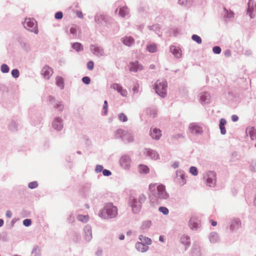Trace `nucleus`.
Instances as JSON below:
<instances>
[{
  "mask_svg": "<svg viewBox=\"0 0 256 256\" xmlns=\"http://www.w3.org/2000/svg\"><path fill=\"white\" fill-rule=\"evenodd\" d=\"M118 214V208L111 202L105 204L100 214V216L104 218L108 219L116 218Z\"/></svg>",
  "mask_w": 256,
  "mask_h": 256,
  "instance_id": "1",
  "label": "nucleus"
},
{
  "mask_svg": "<svg viewBox=\"0 0 256 256\" xmlns=\"http://www.w3.org/2000/svg\"><path fill=\"white\" fill-rule=\"evenodd\" d=\"M156 186V184H151L149 186V190L158 199L166 200L169 197V195L166 192L164 185L160 184L157 186L156 192H154Z\"/></svg>",
  "mask_w": 256,
  "mask_h": 256,
  "instance_id": "2",
  "label": "nucleus"
},
{
  "mask_svg": "<svg viewBox=\"0 0 256 256\" xmlns=\"http://www.w3.org/2000/svg\"><path fill=\"white\" fill-rule=\"evenodd\" d=\"M146 198V196L144 194L140 195L138 200L134 198H130V204L134 213L137 214L140 212L142 204L145 202Z\"/></svg>",
  "mask_w": 256,
  "mask_h": 256,
  "instance_id": "3",
  "label": "nucleus"
},
{
  "mask_svg": "<svg viewBox=\"0 0 256 256\" xmlns=\"http://www.w3.org/2000/svg\"><path fill=\"white\" fill-rule=\"evenodd\" d=\"M167 83L164 80H158L154 85L156 92L160 96L164 97L166 94Z\"/></svg>",
  "mask_w": 256,
  "mask_h": 256,
  "instance_id": "4",
  "label": "nucleus"
},
{
  "mask_svg": "<svg viewBox=\"0 0 256 256\" xmlns=\"http://www.w3.org/2000/svg\"><path fill=\"white\" fill-rule=\"evenodd\" d=\"M115 136L116 138H121L126 142L129 143L134 140L133 136L130 133L122 129H118L116 131Z\"/></svg>",
  "mask_w": 256,
  "mask_h": 256,
  "instance_id": "5",
  "label": "nucleus"
},
{
  "mask_svg": "<svg viewBox=\"0 0 256 256\" xmlns=\"http://www.w3.org/2000/svg\"><path fill=\"white\" fill-rule=\"evenodd\" d=\"M206 184L209 186H214L216 184V176L213 172H208L205 176Z\"/></svg>",
  "mask_w": 256,
  "mask_h": 256,
  "instance_id": "6",
  "label": "nucleus"
},
{
  "mask_svg": "<svg viewBox=\"0 0 256 256\" xmlns=\"http://www.w3.org/2000/svg\"><path fill=\"white\" fill-rule=\"evenodd\" d=\"M54 71L52 68L48 66H45L43 67L41 74L44 78L48 80L52 75Z\"/></svg>",
  "mask_w": 256,
  "mask_h": 256,
  "instance_id": "7",
  "label": "nucleus"
},
{
  "mask_svg": "<svg viewBox=\"0 0 256 256\" xmlns=\"http://www.w3.org/2000/svg\"><path fill=\"white\" fill-rule=\"evenodd\" d=\"M189 130L194 134H201L202 132V128L196 123H192L190 124Z\"/></svg>",
  "mask_w": 256,
  "mask_h": 256,
  "instance_id": "8",
  "label": "nucleus"
},
{
  "mask_svg": "<svg viewBox=\"0 0 256 256\" xmlns=\"http://www.w3.org/2000/svg\"><path fill=\"white\" fill-rule=\"evenodd\" d=\"M144 66L138 61L130 63L129 70L130 72H137L142 70Z\"/></svg>",
  "mask_w": 256,
  "mask_h": 256,
  "instance_id": "9",
  "label": "nucleus"
},
{
  "mask_svg": "<svg viewBox=\"0 0 256 256\" xmlns=\"http://www.w3.org/2000/svg\"><path fill=\"white\" fill-rule=\"evenodd\" d=\"M24 25L28 29H33L36 28L37 24L36 21L34 18H26Z\"/></svg>",
  "mask_w": 256,
  "mask_h": 256,
  "instance_id": "10",
  "label": "nucleus"
},
{
  "mask_svg": "<svg viewBox=\"0 0 256 256\" xmlns=\"http://www.w3.org/2000/svg\"><path fill=\"white\" fill-rule=\"evenodd\" d=\"M200 224V221L196 217L193 216L190 220L189 226L192 230H196Z\"/></svg>",
  "mask_w": 256,
  "mask_h": 256,
  "instance_id": "11",
  "label": "nucleus"
},
{
  "mask_svg": "<svg viewBox=\"0 0 256 256\" xmlns=\"http://www.w3.org/2000/svg\"><path fill=\"white\" fill-rule=\"evenodd\" d=\"M150 134L153 139L158 140L162 136V131L160 129L153 128L150 130Z\"/></svg>",
  "mask_w": 256,
  "mask_h": 256,
  "instance_id": "12",
  "label": "nucleus"
},
{
  "mask_svg": "<svg viewBox=\"0 0 256 256\" xmlns=\"http://www.w3.org/2000/svg\"><path fill=\"white\" fill-rule=\"evenodd\" d=\"M111 88L117 90L123 96H127V91L126 90L124 89L123 88L120 84H114L111 86Z\"/></svg>",
  "mask_w": 256,
  "mask_h": 256,
  "instance_id": "13",
  "label": "nucleus"
},
{
  "mask_svg": "<svg viewBox=\"0 0 256 256\" xmlns=\"http://www.w3.org/2000/svg\"><path fill=\"white\" fill-rule=\"evenodd\" d=\"M136 248L139 252H144L148 249V246L142 242H137L136 244Z\"/></svg>",
  "mask_w": 256,
  "mask_h": 256,
  "instance_id": "14",
  "label": "nucleus"
},
{
  "mask_svg": "<svg viewBox=\"0 0 256 256\" xmlns=\"http://www.w3.org/2000/svg\"><path fill=\"white\" fill-rule=\"evenodd\" d=\"M246 133L250 136L252 140L256 139V128L254 127H248L246 128Z\"/></svg>",
  "mask_w": 256,
  "mask_h": 256,
  "instance_id": "15",
  "label": "nucleus"
},
{
  "mask_svg": "<svg viewBox=\"0 0 256 256\" xmlns=\"http://www.w3.org/2000/svg\"><path fill=\"white\" fill-rule=\"evenodd\" d=\"M210 95L207 92H202L200 96V101L202 103L207 104L210 101Z\"/></svg>",
  "mask_w": 256,
  "mask_h": 256,
  "instance_id": "16",
  "label": "nucleus"
},
{
  "mask_svg": "<svg viewBox=\"0 0 256 256\" xmlns=\"http://www.w3.org/2000/svg\"><path fill=\"white\" fill-rule=\"evenodd\" d=\"M180 243L184 244L185 246V249L187 248L190 245V238L188 236L184 235L180 239Z\"/></svg>",
  "mask_w": 256,
  "mask_h": 256,
  "instance_id": "17",
  "label": "nucleus"
},
{
  "mask_svg": "<svg viewBox=\"0 0 256 256\" xmlns=\"http://www.w3.org/2000/svg\"><path fill=\"white\" fill-rule=\"evenodd\" d=\"M84 232H85V235H84L85 240L88 242L92 238V234L91 228L88 226L86 227V228L84 229Z\"/></svg>",
  "mask_w": 256,
  "mask_h": 256,
  "instance_id": "18",
  "label": "nucleus"
},
{
  "mask_svg": "<svg viewBox=\"0 0 256 256\" xmlns=\"http://www.w3.org/2000/svg\"><path fill=\"white\" fill-rule=\"evenodd\" d=\"M122 42L126 46H130L134 44V40L130 36H126L123 38Z\"/></svg>",
  "mask_w": 256,
  "mask_h": 256,
  "instance_id": "19",
  "label": "nucleus"
},
{
  "mask_svg": "<svg viewBox=\"0 0 256 256\" xmlns=\"http://www.w3.org/2000/svg\"><path fill=\"white\" fill-rule=\"evenodd\" d=\"M241 223L239 220H234L232 222L230 228L232 230L238 228L240 226Z\"/></svg>",
  "mask_w": 256,
  "mask_h": 256,
  "instance_id": "20",
  "label": "nucleus"
},
{
  "mask_svg": "<svg viewBox=\"0 0 256 256\" xmlns=\"http://www.w3.org/2000/svg\"><path fill=\"white\" fill-rule=\"evenodd\" d=\"M140 242H142L146 245H150L152 244L151 240L146 236H144L142 235H140L139 236Z\"/></svg>",
  "mask_w": 256,
  "mask_h": 256,
  "instance_id": "21",
  "label": "nucleus"
},
{
  "mask_svg": "<svg viewBox=\"0 0 256 256\" xmlns=\"http://www.w3.org/2000/svg\"><path fill=\"white\" fill-rule=\"evenodd\" d=\"M52 126L54 128L57 130H60L62 127V122L60 120H55L52 124Z\"/></svg>",
  "mask_w": 256,
  "mask_h": 256,
  "instance_id": "22",
  "label": "nucleus"
},
{
  "mask_svg": "<svg viewBox=\"0 0 256 256\" xmlns=\"http://www.w3.org/2000/svg\"><path fill=\"white\" fill-rule=\"evenodd\" d=\"M148 154L153 160H157L159 158V155L157 152L152 150H148L147 151Z\"/></svg>",
  "mask_w": 256,
  "mask_h": 256,
  "instance_id": "23",
  "label": "nucleus"
},
{
  "mask_svg": "<svg viewBox=\"0 0 256 256\" xmlns=\"http://www.w3.org/2000/svg\"><path fill=\"white\" fill-rule=\"evenodd\" d=\"M56 84L60 88L62 89L64 88V82L62 78L60 76H57L56 78Z\"/></svg>",
  "mask_w": 256,
  "mask_h": 256,
  "instance_id": "24",
  "label": "nucleus"
},
{
  "mask_svg": "<svg viewBox=\"0 0 256 256\" xmlns=\"http://www.w3.org/2000/svg\"><path fill=\"white\" fill-rule=\"evenodd\" d=\"M146 49L149 52L154 53L157 51V46L154 44H151L147 46Z\"/></svg>",
  "mask_w": 256,
  "mask_h": 256,
  "instance_id": "25",
  "label": "nucleus"
},
{
  "mask_svg": "<svg viewBox=\"0 0 256 256\" xmlns=\"http://www.w3.org/2000/svg\"><path fill=\"white\" fill-rule=\"evenodd\" d=\"M210 240L213 243L216 242L218 240V234L216 232H212L210 236Z\"/></svg>",
  "mask_w": 256,
  "mask_h": 256,
  "instance_id": "26",
  "label": "nucleus"
},
{
  "mask_svg": "<svg viewBox=\"0 0 256 256\" xmlns=\"http://www.w3.org/2000/svg\"><path fill=\"white\" fill-rule=\"evenodd\" d=\"M128 12V8L123 6L120 8L119 15L122 17H124Z\"/></svg>",
  "mask_w": 256,
  "mask_h": 256,
  "instance_id": "27",
  "label": "nucleus"
},
{
  "mask_svg": "<svg viewBox=\"0 0 256 256\" xmlns=\"http://www.w3.org/2000/svg\"><path fill=\"white\" fill-rule=\"evenodd\" d=\"M251 2H252V0H250L248 3V15L250 17V18H253L254 16V15L252 14L254 9L250 6Z\"/></svg>",
  "mask_w": 256,
  "mask_h": 256,
  "instance_id": "28",
  "label": "nucleus"
},
{
  "mask_svg": "<svg viewBox=\"0 0 256 256\" xmlns=\"http://www.w3.org/2000/svg\"><path fill=\"white\" fill-rule=\"evenodd\" d=\"M180 180L179 181V184L180 186H183L186 183V176L184 174L182 173L180 175Z\"/></svg>",
  "mask_w": 256,
  "mask_h": 256,
  "instance_id": "29",
  "label": "nucleus"
},
{
  "mask_svg": "<svg viewBox=\"0 0 256 256\" xmlns=\"http://www.w3.org/2000/svg\"><path fill=\"white\" fill-rule=\"evenodd\" d=\"M78 220L82 222H86L88 220V215H78Z\"/></svg>",
  "mask_w": 256,
  "mask_h": 256,
  "instance_id": "30",
  "label": "nucleus"
},
{
  "mask_svg": "<svg viewBox=\"0 0 256 256\" xmlns=\"http://www.w3.org/2000/svg\"><path fill=\"white\" fill-rule=\"evenodd\" d=\"M139 170L140 172L148 173L149 172L148 168L144 165H140L139 166Z\"/></svg>",
  "mask_w": 256,
  "mask_h": 256,
  "instance_id": "31",
  "label": "nucleus"
},
{
  "mask_svg": "<svg viewBox=\"0 0 256 256\" xmlns=\"http://www.w3.org/2000/svg\"><path fill=\"white\" fill-rule=\"evenodd\" d=\"M72 48L76 50V51H80L82 50V45L78 42H76L72 44Z\"/></svg>",
  "mask_w": 256,
  "mask_h": 256,
  "instance_id": "32",
  "label": "nucleus"
},
{
  "mask_svg": "<svg viewBox=\"0 0 256 256\" xmlns=\"http://www.w3.org/2000/svg\"><path fill=\"white\" fill-rule=\"evenodd\" d=\"M158 210L160 212L162 213L164 215L168 214L169 212L168 210L164 206L160 207Z\"/></svg>",
  "mask_w": 256,
  "mask_h": 256,
  "instance_id": "33",
  "label": "nucleus"
},
{
  "mask_svg": "<svg viewBox=\"0 0 256 256\" xmlns=\"http://www.w3.org/2000/svg\"><path fill=\"white\" fill-rule=\"evenodd\" d=\"M10 68L6 64H2L1 66V71L3 73H6L9 72Z\"/></svg>",
  "mask_w": 256,
  "mask_h": 256,
  "instance_id": "34",
  "label": "nucleus"
},
{
  "mask_svg": "<svg viewBox=\"0 0 256 256\" xmlns=\"http://www.w3.org/2000/svg\"><path fill=\"white\" fill-rule=\"evenodd\" d=\"M118 118L122 122H126L128 120L127 116L124 113H120L118 115Z\"/></svg>",
  "mask_w": 256,
  "mask_h": 256,
  "instance_id": "35",
  "label": "nucleus"
},
{
  "mask_svg": "<svg viewBox=\"0 0 256 256\" xmlns=\"http://www.w3.org/2000/svg\"><path fill=\"white\" fill-rule=\"evenodd\" d=\"M192 39L194 41L196 42L197 43L200 44L202 43V39L198 35L194 34L192 36Z\"/></svg>",
  "mask_w": 256,
  "mask_h": 256,
  "instance_id": "36",
  "label": "nucleus"
},
{
  "mask_svg": "<svg viewBox=\"0 0 256 256\" xmlns=\"http://www.w3.org/2000/svg\"><path fill=\"white\" fill-rule=\"evenodd\" d=\"M190 172L194 176H196L198 174V169L194 166H192L190 168Z\"/></svg>",
  "mask_w": 256,
  "mask_h": 256,
  "instance_id": "37",
  "label": "nucleus"
},
{
  "mask_svg": "<svg viewBox=\"0 0 256 256\" xmlns=\"http://www.w3.org/2000/svg\"><path fill=\"white\" fill-rule=\"evenodd\" d=\"M64 105L62 104L61 102H57L55 106V108L60 111L64 109Z\"/></svg>",
  "mask_w": 256,
  "mask_h": 256,
  "instance_id": "38",
  "label": "nucleus"
},
{
  "mask_svg": "<svg viewBox=\"0 0 256 256\" xmlns=\"http://www.w3.org/2000/svg\"><path fill=\"white\" fill-rule=\"evenodd\" d=\"M12 75L14 78H17L19 76V71L17 69H14L12 71Z\"/></svg>",
  "mask_w": 256,
  "mask_h": 256,
  "instance_id": "39",
  "label": "nucleus"
},
{
  "mask_svg": "<svg viewBox=\"0 0 256 256\" xmlns=\"http://www.w3.org/2000/svg\"><path fill=\"white\" fill-rule=\"evenodd\" d=\"M38 186V184L36 182H32L28 184V188L31 189H32L36 188Z\"/></svg>",
  "mask_w": 256,
  "mask_h": 256,
  "instance_id": "40",
  "label": "nucleus"
},
{
  "mask_svg": "<svg viewBox=\"0 0 256 256\" xmlns=\"http://www.w3.org/2000/svg\"><path fill=\"white\" fill-rule=\"evenodd\" d=\"M213 52L216 54H219L221 52V48L219 46H214L212 49Z\"/></svg>",
  "mask_w": 256,
  "mask_h": 256,
  "instance_id": "41",
  "label": "nucleus"
},
{
  "mask_svg": "<svg viewBox=\"0 0 256 256\" xmlns=\"http://www.w3.org/2000/svg\"><path fill=\"white\" fill-rule=\"evenodd\" d=\"M82 82L85 84H90V79L89 77L88 76H84L82 78Z\"/></svg>",
  "mask_w": 256,
  "mask_h": 256,
  "instance_id": "42",
  "label": "nucleus"
},
{
  "mask_svg": "<svg viewBox=\"0 0 256 256\" xmlns=\"http://www.w3.org/2000/svg\"><path fill=\"white\" fill-rule=\"evenodd\" d=\"M250 170L252 171L256 172V160L252 161L250 164Z\"/></svg>",
  "mask_w": 256,
  "mask_h": 256,
  "instance_id": "43",
  "label": "nucleus"
},
{
  "mask_svg": "<svg viewBox=\"0 0 256 256\" xmlns=\"http://www.w3.org/2000/svg\"><path fill=\"white\" fill-rule=\"evenodd\" d=\"M94 64L92 61H90L87 64L88 68L92 70L94 68Z\"/></svg>",
  "mask_w": 256,
  "mask_h": 256,
  "instance_id": "44",
  "label": "nucleus"
},
{
  "mask_svg": "<svg viewBox=\"0 0 256 256\" xmlns=\"http://www.w3.org/2000/svg\"><path fill=\"white\" fill-rule=\"evenodd\" d=\"M62 16H63V14H62V12H57L55 14V18L56 19H58V20L62 19Z\"/></svg>",
  "mask_w": 256,
  "mask_h": 256,
  "instance_id": "45",
  "label": "nucleus"
},
{
  "mask_svg": "<svg viewBox=\"0 0 256 256\" xmlns=\"http://www.w3.org/2000/svg\"><path fill=\"white\" fill-rule=\"evenodd\" d=\"M31 220L30 219H26L23 221V224L26 226H28L31 224Z\"/></svg>",
  "mask_w": 256,
  "mask_h": 256,
  "instance_id": "46",
  "label": "nucleus"
},
{
  "mask_svg": "<svg viewBox=\"0 0 256 256\" xmlns=\"http://www.w3.org/2000/svg\"><path fill=\"white\" fill-rule=\"evenodd\" d=\"M104 114H106L108 113V102L105 100L104 102Z\"/></svg>",
  "mask_w": 256,
  "mask_h": 256,
  "instance_id": "47",
  "label": "nucleus"
},
{
  "mask_svg": "<svg viewBox=\"0 0 256 256\" xmlns=\"http://www.w3.org/2000/svg\"><path fill=\"white\" fill-rule=\"evenodd\" d=\"M102 169H103V167L102 166L98 165V166H96V171L97 172H100L102 171Z\"/></svg>",
  "mask_w": 256,
  "mask_h": 256,
  "instance_id": "48",
  "label": "nucleus"
},
{
  "mask_svg": "<svg viewBox=\"0 0 256 256\" xmlns=\"http://www.w3.org/2000/svg\"><path fill=\"white\" fill-rule=\"evenodd\" d=\"M102 174L104 176H109L112 174L111 172L107 170H103Z\"/></svg>",
  "mask_w": 256,
  "mask_h": 256,
  "instance_id": "49",
  "label": "nucleus"
},
{
  "mask_svg": "<svg viewBox=\"0 0 256 256\" xmlns=\"http://www.w3.org/2000/svg\"><path fill=\"white\" fill-rule=\"evenodd\" d=\"M70 32L72 34H76V28L75 26H72L70 29Z\"/></svg>",
  "mask_w": 256,
  "mask_h": 256,
  "instance_id": "50",
  "label": "nucleus"
},
{
  "mask_svg": "<svg viewBox=\"0 0 256 256\" xmlns=\"http://www.w3.org/2000/svg\"><path fill=\"white\" fill-rule=\"evenodd\" d=\"M40 252V250L38 247L34 248L32 250V254H36Z\"/></svg>",
  "mask_w": 256,
  "mask_h": 256,
  "instance_id": "51",
  "label": "nucleus"
},
{
  "mask_svg": "<svg viewBox=\"0 0 256 256\" xmlns=\"http://www.w3.org/2000/svg\"><path fill=\"white\" fill-rule=\"evenodd\" d=\"M226 120L224 119V118H222L220 120V127H222V126H224V125L226 124Z\"/></svg>",
  "mask_w": 256,
  "mask_h": 256,
  "instance_id": "52",
  "label": "nucleus"
},
{
  "mask_svg": "<svg viewBox=\"0 0 256 256\" xmlns=\"http://www.w3.org/2000/svg\"><path fill=\"white\" fill-rule=\"evenodd\" d=\"M226 18H231L234 17V13L232 12H226Z\"/></svg>",
  "mask_w": 256,
  "mask_h": 256,
  "instance_id": "53",
  "label": "nucleus"
},
{
  "mask_svg": "<svg viewBox=\"0 0 256 256\" xmlns=\"http://www.w3.org/2000/svg\"><path fill=\"white\" fill-rule=\"evenodd\" d=\"M179 0V3L182 5H186L189 2V0Z\"/></svg>",
  "mask_w": 256,
  "mask_h": 256,
  "instance_id": "54",
  "label": "nucleus"
},
{
  "mask_svg": "<svg viewBox=\"0 0 256 256\" xmlns=\"http://www.w3.org/2000/svg\"><path fill=\"white\" fill-rule=\"evenodd\" d=\"M170 52L174 54H175L176 52V46H172L170 48Z\"/></svg>",
  "mask_w": 256,
  "mask_h": 256,
  "instance_id": "55",
  "label": "nucleus"
},
{
  "mask_svg": "<svg viewBox=\"0 0 256 256\" xmlns=\"http://www.w3.org/2000/svg\"><path fill=\"white\" fill-rule=\"evenodd\" d=\"M232 120L233 122H236L238 120V117L236 115H232Z\"/></svg>",
  "mask_w": 256,
  "mask_h": 256,
  "instance_id": "56",
  "label": "nucleus"
},
{
  "mask_svg": "<svg viewBox=\"0 0 256 256\" xmlns=\"http://www.w3.org/2000/svg\"><path fill=\"white\" fill-rule=\"evenodd\" d=\"M220 130L221 133L222 134H226V129L224 128V126H222V127H220Z\"/></svg>",
  "mask_w": 256,
  "mask_h": 256,
  "instance_id": "57",
  "label": "nucleus"
},
{
  "mask_svg": "<svg viewBox=\"0 0 256 256\" xmlns=\"http://www.w3.org/2000/svg\"><path fill=\"white\" fill-rule=\"evenodd\" d=\"M6 216L8 218H11L12 216V213L10 210H7L6 213Z\"/></svg>",
  "mask_w": 256,
  "mask_h": 256,
  "instance_id": "58",
  "label": "nucleus"
},
{
  "mask_svg": "<svg viewBox=\"0 0 256 256\" xmlns=\"http://www.w3.org/2000/svg\"><path fill=\"white\" fill-rule=\"evenodd\" d=\"M138 84H136L134 86L132 90L134 92H138Z\"/></svg>",
  "mask_w": 256,
  "mask_h": 256,
  "instance_id": "59",
  "label": "nucleus"
},
{
  "mask_svg": "<svg viewBox=\"0 0 256 256\" xmlns=\"http://www.w3.org/2000/svg\"><path fill=\"white\" fill-rule=\"evenodd\" d=\"M76 15L77 16L80 18H82L83 17V14H82V12H80V11H77L76 12Z\"/></svg>",
  "mask_w": 256,
  "mask_h": 256,
  "instance_id": "60",
  "label": "nucleus"
},
{
  "mask_svg": "<svg viewBox=\"0 0 256 256\" xmlns=\"http://www.w3.org/2000/svg\"><path fill=\"white\" fill-rule=\"evenodd\" d=\"M126 158H122L120 160V164L122 166H124V161L126 160Z\"/></svg>",
  "mask_w": 256,
  "mask_h": 256,
  "instance_id": "61",
  "label": "nucleus"
},
{
  "mask_svg": "<svg viewBox=\"0 0 256 256\" xmlns=\"http://www.w3.org/2000/svg\"><path fill=\"white\" fill-rule=\"evenodd\" d=\"M210 222H211L212 225V226H216V224H217V222H216L214 221V220H210Z\"/></svg>",
  "mask_w": 256,
  "mask_h": 256,
  "instance_id": "62",
  "label": "nucleus"
},
{
  "mask_svg": "<svg viewBox=\"0 0 256 256\" xmlns=\"http://www.w3.org/2000/svg\"><path fill=\"white\" fill-rule=\"evenodd\" d=\"M196 252H193V254H194V256H196L198 255V253L200 252V250H199V248H198V250H196Z\"/></svg>",
  "mask_w": 256,
  "mask_h": 256,
  "instance_id": "63",
  "label": "nucleus"
},
{
  "mask_svg": "<svg viewBox=\"0 0 256 256\" xmlns=\"http://www.w3.org/2000/svg\"><path fill=\"white\" fill-rule=\"evenodd\" d=\"M124 236L123 234L120 235L119 237V239L120 240H124Z\"/></svg>",
  "mask_w": 256,
  "mask_h": 256,
  "instance_id": "64",
  "label": "nucleus"
}]
</instances>
